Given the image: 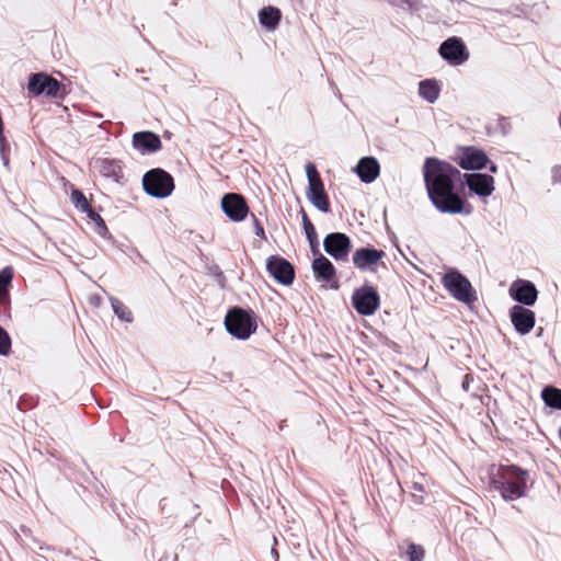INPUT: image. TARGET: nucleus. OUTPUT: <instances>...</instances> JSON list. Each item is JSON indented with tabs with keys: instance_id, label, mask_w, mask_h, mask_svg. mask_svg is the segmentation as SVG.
Segmentation results:
<instances>
[{
	"instance_id": "a19ab883",
	"label": "nucleus",
	"mask_w": 561,
	"mask_h": 561,
	"mask_svg": "<svg viewBox=\"0 0 561 561\" xmlns=\"http://www.w3.org/2000/svg\"><path fill=\"white\" fill-rule=\"evenodd\" d=\"M400 1L404 5V9H408L410 7V3L412 2V0H400Z\"/></svg>"
},
{
	"instance_id": "2f4dec72",
	"label": "nucleus",
	"mask_w": 561,
	"mask_h": 561,
	"mask_svg": "<svg viewBox=\"0 0 561 561\" xmlns=\"http://www.w3.org/2000/svg\"><path fill=\"white\" fill-rule=\"evenodd\" d=\"M0 157L3 165L9 169V144L5 139L0 140Z\"/></svg>"
},
{
	"instance_id": "393cba45",
	"label": "nucleus",
	"mask_w": 561,
	"mask_h": 561,
	"mask_svg": "<svg viewBox=\"0 0 561 561\" xmlns=\"http://www.w3.org/2000/svg\"><path fill=\"white\" fill-rule=\"evenodd\" d=\"M541 398L549 408L561 410V389L547 386L541 391Z\"/></svg>"
},
{
	"instance_id": "f257e3e1",
	"label": "nucleus",
	"mask_w": 561,
	"mask_h": 561,
	"mask_svg": "<svg viewBox=\"0 0 561 561\" xmlns=\"http://www.w3.org/2000/svg\"><path fill=\"white\" fill-rule=\"evenodd\" d=\"M422 173L430 201L443 214L470 215L471 205L461 195L462 173L451 163L435 157L425 159Z\"/></svg>"
},
{
	"instance_id": "aec40b11",
	"label": "nucleus",
	"mask_w": 561,
	"mask_h": 561,
	"mask_svg": "<svg viewBox=\"0 0 561 561\" xmlns=\"http://www.w3.org/2000/svg\"><path fill=\"white\" fill-rule=\"evenodd\" d=\"M355 173L364 183L374 182L380 172V165L375 157H363L354 168Z\"/></svg>"
},
{
	"instance_id": "4c0bfd02",
	"label": "nucleus",
	"mask_w": 561,
	"mask_h": 561,
	"mask_svg": "<svg viewBox=\"0 0 561 561\" xmlns=\"http://www.w3.org/2000/svg\"><path fill=\"white\" fill-rule=\"evenodd\" d=\"M486 167L489 168V171H490L491 173H496V172H497V165H496L494 162H490V161H489V163H488V165H486Z\"/></svg>"
},
{
	"instance_id": "412c9836",
	"label": "nucleus",
	"mask_w": 561,
	"mask_h": 561,
	"mask_svg": "<svg viewBox=\"0 0 561 561\" xmlns=\"http://www.w3.org/2000/svg\"><path fill=\"white\" fill-rule=\"evenodd\" d=\"M94 168L102 176L112 179L114 182H119L123 176L122 165L118 160L99 158L94 161Z\"/></svg>"
},
{
	"instance_id": "20e7f679",
	"label": "nucleus",
	"mask_w": 561,
	"mask_h": 561,
	"mask_svg": "<svg viewBox=\"0 0 561 561\" xmlns=\"http://www.w3.org/2000/svg\"><path fill=\"white\" fill-rule=\"evenodd\" d=\"M442 283L446 290L458 301L471 304L477 300V294L471 283L457 270L446 272Z\"/></svg>"
},
{
	"instance_id": "7ed1b4c3",
	"label": "nucleus",
	"mask_w": 561,
	"mask_h": 561,
	"mask_svg": "<svg viewBox=\"0 0 561 561\" xmlns=\"http://www.w3.org/2000/svg\"><path fill=\"white\" fill-rule=\"evenodd\" d=\"M225 327L233 337L248 340L257 328L255 313L241 307H232L225 317Z\"/></svg>"
},
{
	"instance_id": "bb28decb",
	"label": "nucleus",
	"mask_w": 561,
	"mask_h": 561,
	"mask_svg": "<svg viewBox=\"0 0 561 561\" xmlns=\"http://www.w3.org/2000/svg\"><path fill=\"white\" fill-rule=\"evenodd\" d=\"M84 213L87 214L88 218L95 224L96 232L104 237L108 232L104 219L92 207H89Z\"/></svg>"
},
{
	"instance_id": "0eeeda50",
	"label": "nucleus",
	"mask_w": 561,
	"mask_h": 561,
	"mask_svg": "<svg viewBox=\"0 0 561 561\" xmlns=\"http://www.w3.org/2000/svg\"><path fill=\"white\" fill-rule=\"evenodd\" d=\"M380 297L378 290L370 285H363L354 290L352 306L362 316H371L379 308Z\"/></svg>"
},
{
	"instance_id": "c756f323",
	"label": "nucleus",
	"mask_w": 561,
	"mask_h": 561,
	"mask_svg": "<svg viewBox=\"0 0 561 561\" xmlns=\"http://www.w3.org/2000/svg\"><path fill=\"white\" fill-rule=\"evenodd\" d=\"M12 341L9 333L0 325V355L7 356L11 352Z\"/></svg>"
},
{
	"instance_id": "f8f14e48",
	"label": "nucleus",
	"mask_w": 561,
	"mask_h": 561,
	"mask_svg": "<svg viewBox=\"0 0 561 561\" xmlns=\"http://www.w3.org/2000/svg\"><path fill=\"white\" fill-rule=\"evenodd\" d=\"M220 205L225 215L236 222L244 220L250 210L247 199L238 193L225 194L221 198Z\"/></svg>"
},
{
	"instance_id": "9b49d317",
	"label": "nucleus",
	"mask_w": 561,
	"mask_h": 561,
	"mask_svg": "<svg viewBox=\"0 0 561 561\" xmlns=\"http://www.w3.org/2000/svg\"><path fill=\"white\" fill-rule=\"evenodd\" d=\"M324 251L336 261H346L352 248L351 239L343 232H331L323 240Z\"/></svg>"
},
{
	"instance_id": "72a5a7b5",
	"label": "nucleus",
	"mask_w": 561,
	"mask_h": 561,
	"mask_svg": "<svg viewBox=\"0 0 561 561\" xmlns=\"http://www.w3.org/2000/svg\"><path fill=\"white\" fill-rule=\"evenodd\" d=\"M255 234L262 239H266L265 231L259 219L252 215Z\"/></svg>"
},
{
	"instance_id": "37998d69",
	"label": "nucleus",
	"mask_w": 561,
	"mask_h": 561,
	"mask_svg": "<svg viewBox=\"0 0 561 561\" xmlns=\"http://www.w3.org/2000/svg\"><path fill=\"white\" fill-rule=\"evenodd\" d=\"M414 488H415L416 490H419V491H421V490H422V486H421V485H419V484H415V486H414Z\"/></svg>"
},
{
	"instance_id": "6e6552de",
	"label": "nucleus",
	"mask_w": 561,
	"mask_h": 561,
	"mask_svg": "<svg viewBox=\"0 0 561 561\" xmlns=\"http://www.w3.org/2000/svg\"><path fill=\"white\" fill-rule=\"evenodd\" d=\"M62 84L45 72L32 73L28 78L27 90L34 96L46 94L50 98H62Z\"/></svg>"
},
{
	"instance_id": "b1692460",
	"label": "nucleus",
	"mask_w": 561,
	"mask_h": 561,
	"mask_svg": "<svg viewBox=\"0 0 561 561\" xmlns=\"http://www.w3.org/2000/svg\"><path fill=\"white\" fill-rule=\"evenodd\" d=\"M13 279V268L5 266L0 271V306H8L10 302L9 287Z\"/></svg>"
},
{
	"instance_id": "f704fd0d",
	"label": "nucleus",
	"mask_w": 561,
	"mask_h": 561,
	"mask_svg": "<svg viewBox=\"0 0 561 561\" xmlns=\"http://www.w3.org/2000/svg\"><path fill=\"white\" fill-rule=\"evenodd\" d=\"M301 221H302V228L304 230L314 227L309 217L307 216L306 211L301 208Z\"/></svg>"
},
{
	"instance_id": "58836bf2",
	"label": "nucleus",
	"mask_w": 561,
	"mask_h": 561,
	"mask_svg": "<svg viewBox=\"0 0 561 561\" xmlns=\"http://www.w3.org/2000/svg\"><path fill=\"white\" fill-rule=\"evenodd\" d=\"M21 533L25 536V537H31V529L25 527V526H21L20 528Z\"/></svg>"
},
{
	"instance_id": "a878e982",
	"label": "nucleus",
	"mask_w": 561,
	"mask_h": 561,
	"mask_svg": "<svg viewBox=\"0 0 561 561\" xmlns=\"http://www.w3.org/2000/svg\"><path fill=\"white\" fill-rule=\"evenodd\" d=\"M110 302H111L112 309H113L114 313L117 316V318H119L122 321H125V322L133 321L131 311L119 299L111 296Z\"/></svg>"
},
{
	"instance_id": "9d476101",
	"label": "nucleus",
	"mask_w": 561,
	"mask_h": 561,
	"mask_svg": "<svg viewBox=\"0 0 561 561\" xmlns=\"http://www.w3.org/2000/svg\"><path fill=\"white\" fill-rule=\"evenodd\" d=\"M266 270L271 277L284 286H289L294 283L295 268L289 261L280 255H271L266 260Z\"/></svg>"
},
{
	"instance_id": "ddd939ff",
	"label": "nucleus",
	"mask_w": 561,
	"mask_h": 561,
	"mask_svg": "<svg viewBox=\"0 0 561 561\" xmlns=\"http://www.w3.org/2000/svg\"><path fill=\"white\" fill-rule=\"evenodd\" d=\"M462 187L466 185L471 193L488 197L494 191V179L486 173H463L461 179Z\"/></svg>"
},
{
	"instance_id": "79ce46f5",
	"label": "nucleus",
	"mask_w": 561,
	"mask_h": 561,
	"mask_svg": "<svg viewBox=\"0 0 561 561\" xmlns=\"http://www.w3.org/2000/svg\"><path fill=\"white\" fill-rule=\"evenodd\" d=\"M466 379H468V375L466 376ZM462 387H463L465 389H468V382H467V380H465V381H463Z\"/></svg>"
},
{
	"instance_id": "f3484780",
	"label": "nucleus",
	"mask_w": 561,
	"mask_h": 561,
	"mask_svg": "<svg viewBox=\"0 0 561 561\" xmlns=\"http://www.w3.org/2000/svg\"><path fill=\"white\" fill-rule=\"evenodd\" d=\"M386 256L385 251L373 247H363L353 253V263L360 271H375V266Z\"/></svg>"
},
{
	"instance_id": "39448f33",
	"label": "nucleus",
	"mask_w": 561,
	"mask_h": 561,
	"mask_svg": "<svg viewBox=\"0 0 561 561\" xmlns=\"http://www.w3.org/2000/svg\"><path fill=\"white\" fill-rule=\"evenodd\" d=\"M144 191L156 198H165L174 190V181L170 173L157 168L145 173L142 178Z\"/></svg>"
},
{
	"instance_id": "a211bd4d",
	"label": "nucleus",
	"mask_w": 561,
	"mask_h": 561,
	"mask_svg": "<svg viewBox=\"0 0 561 561\" xmlns=\"http://www.w3.org/2000/svg\"><path fill=\"white\" fill-rule=\"evenodd\" d=\"M317 255L318 256L312 262V271L316 279L319 282L328 283L330 284L331 288L337 289L339 283L335 279L336 270L334 265L321 253H318Z\"/></svg>"
},
{
	"instance_id": "473e14b6",
	"label": "nucleus",
	"mask_w": 561,
	"mask_h": 561,
	"mask_svg": "<svg viewBox=\"0 0 561 561\" xmlns=\"http://www.w3.org/2000/svg\"><path fill=\"white\" fill-rule=\"evenodd\" d=\"M425 5L420 0H412L410 7L407 9L411 14H419Z\"/></svg>"
},
{
	"instance_id": "5701e85b",
	"label": "nucleus",
	"mask_w": 561,
	"mask_h": 561,
	"mask_svg": "<svg viewBox=\"0 0 561 561\" xmlns=\"http://www.w3.org/2000/svg\"><path fill=\"white\" fill-rule=\"evenodd\" d=\"M440 88L436 80L425 79L419 83V94L422 99L433 104L439 96Z\"/></svg>"
},
{
	"instance_id": "ea45409f",
	"label": "nucleus",
	"mask_w": 561,
	"mask_h": 561,
	"mask_svg": "<svg viewBox=\"0 0 561 561\" xmlns=\"http://www.w3.org/2000/svg\"><path fill=\"white\" fill-rule=\"evenodd\" d=\"M271 554L274 558V561H278L279 556H278L277 550L274 547L271 549Z\"/></svg>"
},
{
	"instance_id": "dca6fc26",
	"label": "nucleus",
	"mask_w": 561,
	"mask_h": 561,
	"mask_svg": "<svg viewBox=\"0 0 561 561\" xmlns=\"http://www.w3.org/2000/svg\"><path fill=\"white\" fill-rule=\"evenodd\" d=\"M510 318L516 332L520 335L528 334L535 327V312L524 306L515 305L510 309Z\"/></svg>"
},
{
	"instance_id": "423d86ee",
	"label": "nucleus",
	"mask_w": 561,
	"mask_h": 561,
	"mask_svg": "<svg viewBox=\"0 0 561 561\" xmlns=\"http://www.w3.org/2000/svg\"><path fill=\"white\" fill-rule=\"evenodd\" d=\"M308 179L307 197L309 202L320 211L329 213L331 210L330 201L324 190L323 181L313 163L306 165Z\"/></svg>"
},
{
	"instance_id": "e433bc0d",
	"label": "nucleus",
	"mask_w": 561,
	"mask_h": 561,
	"mask_svg": "<svg viewBox=\"0 0 561 561\" xmlns=\"http://www.w3.org/2000/svg\"><path fill=\"white\" fill-rule=\"evenodd\" d=\"M216 279H217V283L219 284V286L221 288L225 287V282H226V277L224 275V273L221 271H218V273L216 274Z\"/></svg>"
},
{
	"instance_id": "f03ea898",
	"label": "nucleus",
	"mask_w": 561,
	"mask_h": 561,
	"mask_svg": "<svg viewBox=\"0 0 561 561\" xmlns=\"http://www.w3.org/2000/svg\"><path fill=\"white\" fill-rule=\"evenodd\" d=\"M529 473L515 465H501L490 477V485L505 501H514L527 494Z\"/></svg>"
},
{
	"instance_id": "2eb2a0df",
	"label": "nucleus",
	"mask_w": 561,
	"mask_h": 561,
	"mask_svg": "<svg viewBox=\"0 0 561 561\" xmlns=\"http://www.w3.org/2000/svg\"><path fill=\"white\" fill-rule=\"evenodd\" d=\"M457 164L463 170H482L486 168L489 158L486 153L476 147H465L456 159Z\"/></svg>"
},
{
	"instance_id": "4be33fe9",
	"label": "nucleus",
	"mask_w": 561,
	"mask_h": 561,
	"mask_svg": "<svg viewBox=\"0 0 561 561\" xmlns=\"http://www.w3.org/2000/svg\"><path fill=\"white\" fill-rule=\"evenodd\" d=\"M282 19V12L275 7H265L259 12V21L263 27L274 31Z\"/></svg>"
},
{
	"instance_id": "c9c22d12",
	"label": "nucleus",
	"mask_w": 561,
	"mask_h": 561,
	"mask_svg": "<svg viewBox=\"0 0 561 561\" xmlns=\"http://www.w3.org/2000/svg\"><path fill=\"white\" fill-rule=\"evenodd\" d=\"M552 180L557 183H561V165H556L552 169Z\"/></svg>"
},
{
	"instance_id": "4468645a",
	"label": "nucleus",
	"mask_w": 561,
	"mask_h": 561,
	"mask_svg": "<svg viewBox=\"0 0 561 561\" xmlns=\"http://www.w3.org/2000/svg\"><path fill=\"white\" fill-rule=\"evenodd\" d=\"M510 295L512 299L520 306L529 307L536 304L538 290L533 282L527 279H517L511 285Z\"/></svg>"
},
{
	"instance_id": "7c9ffc66",
	"label": "nucleus",
	"mask_w": 561,
	"mask_h": 561,
	"mask_svg": "<svg viewBox=\"0 0 561 561\" xmlns=\"http://www.w3.org/2000/svg\"><path fill=\"white\" fill-rule=\"evenodd\" d=\"M304 231H305L307 240L309 242L311 252L314 255L320 253L319 252V239H318V234H317L316 228L312 227V228L306 229Z\"/></svg>"
},
{
	"instance_id": "cd10ccee",
	"label": "nucleus",
	"mask_w": 561,
	"mask_h": 561,
	"mask_svg": "<svg viewBox=\"0 0 561 561\" xmlns=\"http://www.w3.org/2000/svg\"><path fill=\"white\" fill-rule=\"evenodd\" d=\"M71 202L75 205V207L82 213L88 210L91 205L89 204L87 197L80 190H73L71 193Z\"/></svg>"
},
{
	"instance_id": "c85d7f7f",
	"label": "nucleus",
	"mask_w": 561,
	"mask_h": 561,
	"mask_svg": "<svg viewBox=\"0 0 561 561\" xmlns=\"http://www.w3.org/2000/svg\"><path fill=\"white\" fill-rule=\"evenodd\" d=\"M405 554L409 561H423L425 557V550L421 545L409 543Z\"/></svg>"
},
{
	"instance_id": "c03bdc74",
	"label": "nucleus",
	"mask_w": 561,
	"mask_h": 561,
	"mask_svg": "<svg viewBox=\"0 0 561 561\" xmlns=\"http://www.w3.org/2000/svg\"><path fill=\"white\" fill-rule=\"evenodd\" d=\"M559 124H560V127H561V112H560V116H559Z\"/></svg>"
},
{
	"instance_id": "1a4fd4ad",
	"label": "nucleus",
	"mask_w": 561,
	"mask_h": 561,
	"mask_svg": "<svg viewBox=\"0 0 561 561\" xmlns=\"http://www.w3.org/2000/svg\"><path fill=\"white\" fill-rule=\"evenodd\" d=\"M438 54L450 66L463 65L470 57L465 42L458 36L445 39L438 47Z\"/></svg>"
},
{
	"instance_id": "6ab92c4d",
	"label": "nucleus",
	"mask_w": 561,
	"mask_h": 561,
	"mask_svg": "<svg viewBox=\"0 0 561 561\" xmlns=\"http://www.w3.org/2000/svg\"><path fill=\"white\" fill-rule=\"evenodd\" d=\"M133 146L141 154L153 153L161 148V139L152 131H137L133 135Z\"/></svg>"
}]
</instances>
